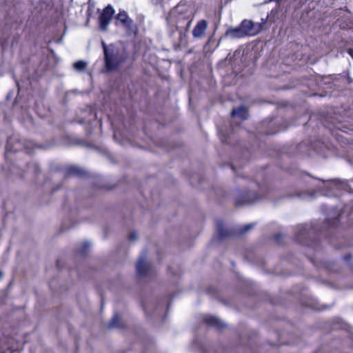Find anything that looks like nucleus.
<instances>
[{"instance_id": "1", "label": "nucleus", "mask_w": 353, "mask_h": 353, "mask_svg": "<svg viewBox=\"0 0 353 353\" xmlns=\"http://www.w3.org/2000/svg\"><path fill=\"white\" fill-rule=\"evenodd\" d=\"M103 52V68L105 72L119 71L121 65L128 59V54L123 48H119L115 44H106L101 41Z\"/></svg>"}, {"instance_id": "2", "label": "nucleus", "mask_w": 353, "mask_h": 353, "mask_svg": "<svg viewBox=\"0 0 353 353\" xmlns=\"http://www.w3.org/2000/svg\"><path fill=\"white\" fill-rule=\"evenodd\" d=\"M263 196L259 195L254 191H245L240 193L239 195L234 200V205L236 207L253 204L261 199Z\"/></svg>"}, {"instance_id": "3", "label": "nucleus", "mask_w": 353, "mask_h": 353, "mask_svg": "<svg viewBox=\"0 0 353 353\" xmlns=\"http://www.w3.org/2000/svg\"><path fill=\"white\" fill-rule=\"evenodd\" d=\"M239 26L244 37L254 36L261 32V26L259 24H255V23L251 20L245 19L241 21Z\"/></svg>"}, {"instance_id": "4", "label": "nucleus", "mask_w": 353, "mask_h": 353, "mask_svg": "<svg viewBox=\"0 0 353 353\" xmlns=\"http://www.w3.org/2000/svg\"><path fill=\"white\" fill-rule=\"evenodd\" d=\"M114 11L111 6H106L99 17V28L105 32L108 29V26L110 22Z\"/></svg>"}, {"instance_id": "5", "label": "nucleus", "mask_w": 353, "mask_h": 353, "mask_svg": "<svg viewBox=\"0 0 353 353\" xmlns=\"http://www.w3.org/2000/svg\"><path fill=\"white\" fill-rule=\"evenodd\" d=\"M151 268V264L146 261L145 256H141L137 263L136 270L139 276H145Z\"/></svg>"}, {"instance_id": "6", "label": "nucleus", "mask_w": 353, "mask_h": 353, "mask_svg": "<svg viewBox=\"0 0 353 353\" xmlns=\"http://www.w3.org/2000/svg\"><path fill=\"white\" fill-rule=\"evenodd\" d=\"M68 176L79 178H87L90 176V174L88 171L78 165H70V166H68Z\"/></svg>"}, {"instance_id": "7", "label": "nucleus", "mask_w": 353, "mask_h": 353, "mask_svg": "<svg viewBox=\"0 0 353 353\" xmlns=\"http://www.w3.org/2000/svg\"><path fill=\"white\" fill-rule=\"evenodd\" d=\"M208 27V23L205 20H201L198 22L192 31V35L194 38L202 37Z\"/></svg>"}, {"instance_id": "8", "label": "nucleus", "mask_w": 353, "mask_h": 353, "mask_svg": "<svg viewBox=\"0 0 353 353\" xmlns=\"http://www.w3.org/2000/svg\"><path fill=\"white\" fill-rule=\"evenodd\" d=\"M224 37L232 39L245 37L240 26L236 28H229L225 32Z\"/></svg>"}, {"instance_id": "9", "label": "nucleus", "mask_w": 353, "mask_h": 353, "mask_svg": "<svg viewBox=\"0 0 353 353\" xmlns=\"http://www.w3.org/2000/svg\"><path fill=\"white\" fill-rule=\"evenodd\" d=\"M109 329L119 328L123 329L125 327V324L121 319V317L117 313H115L114 316L110 321L108 325Z\"/></svg>"}, {"instance_id": "10", "label": "nucleus", "mask_w": 353, "mask_h": 353, "mask_svg": "<svg viewBox=\"0 0 353 353\" xmlns=\"http://www.w3.org/2000/svg\"><path fill=\"white\" fill-rule=\"evenodd\" d=\"M231 116L232 117H237L242 120H245L248 117V110L244 105H241L239 108H233L231 112Z\"/></svg>"}, {"instance_id": "11", "label": "nucleus", "mask_w": 353, "mask_h": 353, "mask_svg": "<svg viewBox=\"0 0 353 353\" xmlns=\"http://www.w3.org/2000/svg\"><path fill=\"white\" fill-rule=\"evenodd\" d=\"M216 228L219 236L221 239L230 237L233 235V232L232 231L228 230L227 228L224 227L223 223L221 221H218L216 222Z\"/></svg>"}, {"instance_id": "12", "label": "nucleus", "mask_w": 353, "mask_h": 353, "mask_svg": "<svg viewBox=\"0 0 353 353\" xmlns=\"http://www.w3.org/2000/svg\"><path fill=\"white\" fill-rule=\"evenodd\" d=\"M117 19L128 29L130 30L132 21L128 17L125 11L120 12L117 15Z\"/></svg>"}, {"instance_id": "13", "label": "nucleus", "mask_w": 353, "mask_h": 353, "mask_svg": "<svg viewBox=\"0 0 353 353\" xmlns=\"http://www.w3.org/2000/svg\"><path fill=\"white\" fill-rule=\"evenodd\" d=\"M204 321L207 324L217 329H221L225 326V325L219 319L214 316H207L204 319Z\"/></svg>"}, {"instance_id": "14", "label": "nucleus", "mask_w": 353, "mask_h": 353, "mask_svg": "<svg viewBox=\"0 0 353 353\" xmlns=\"http://www.w3.org/2000/svg\"><path fill=\"white\" fill-rule=\"evenodd\" d=\"M88 63L85 61H78L74 62L72 65L74 69L77 72H83L87 68Z\"/></svg>"}, {"instance_id": "15", "label": "nucleus", "mask_w": 353, "mask_h": 353, "mask_svg": "<svg viewBox=\"0 0 353 353\" xmlns=\"http://www.w3.org/2000/svg\"><path fill=\"white\" fill-rule=\"evenodd\" d=\"M315 192L314 191H305L303 192H299L296 196L301 199L312 198L314 196Z\"/></svg>"}, {"instance_id": "16", "label": "nucleus", "mask_w": 353, "mask_h": 353, "mask_svg": "<svg viewBox=\"0 0 353 353\" xmlns=\"http://www.w3.org/2000/svg\"><path fill=\"white\" fill-rule=\"evenodd\" d=\"M254 227V223H250V224H248V225H245L243 226L242 230L241 231V234H245L249 230H250L251 228H252Z\"/></svg>"}, {"instance_id": "17", "label": "nucleus", "mask_w": 353, "mask_h": 353, "mask_svg": "<svg viewBox=\"0 0 353 353\" xmlns=\"http://www.w3.org/2000/svg\"><path fill=\"white\" fill-rule=\"evenodd\" d=\"M89 247H90L89 243H83L82 249L81 250V255L85 254V252H86L87 250L89 248Z\"/></svg>"}, {"instance_id": "18", "label": "nucleus", "mask_w": 353, "mask_h": 353, "mask_svg": "<svg viewBox=\"0 0 353 353\" xmlns=\"http://www.w3.org/2000/svg\"><path fill=\"white\" fill-rule=\"evenodd\" d=\"M267 19L268 17L266 19H261V21L260 23H255V24H259L261 26V31L263 30V26L267 21Z\"/></svg>"}, {"instance_id": "19", "label": "nucleus", "mask_w": 353, "mask_h": 353, "mask_svg": "<svg viewBox=\"0 0 353 353\" xmlns=\"http://www.w3.org/2000/svg\"><path fill=\"white\" fill-rule=\"evenodd\" d=\"M137 238V235L136 234V232H132L129 235V239L130 241H135Z\"/></svg>"}, {"instance_id": "20", "label": "nucleus", "mask_w": 353, "mask_h": 353, "mask_svg": "<svg viewBox=\"0 0 353 353\" xmlns=\"http://www.w3.org/2000/svg\"><path fill=\"white\" fill-rule=\"evenodd\" d=\"M74 144H81H81H83V143L80 142V141L74 142L68 138V145H74Z\"/></svg>"}, {"instance_id": "21", "label": "nucleus", "mask_w": 353, "mask_h": 353, "mask_svg": "<svg viewBox=\"0 0 353 353\" xmlns=\"http://www.w3.org/2000/svg\"><path fill=\"white\" fill-rule=\"evenodd\" d=\"M344 259L345 261H349L352 259V255L347 254V255L345 256Z\"/></svg>"}, {"instance_id": "22", "label": "nucleus", "mask_w": 353, "mask_h": 353, "mask_svg": "<svg viewBox=\"0 0 353 353\" xmlns=\"http://www.w3.org/2000/svg\"><path fill=\"white\" fill-rule=\"evenodd\" d=\"M1 351L2 352V353H12L13 352V350H8V351L3 350V347H1Z\"/></svg>"}, {"instance_id": "23", "label": "nucleus", "mask_w": 353, "mask_h": 353, "mask_svg": "<svg viewBox=\"0 0 353 353\" xmlns=\"http://www.w3.org/2000/svg\"><path fill=\"white\" fill-rule=\"evenodd\" d=\"M348 53L353 58V50L352 49H349L348 50Z\"/></svg>"}, {"instance_id": "24", "label": "nucleus", "mask_w": 353, "mask_h": 353, "mask_svg": "<svg viewBox=\"0 0 353 353\" xmlns=\"http://www.w3.org/2000/svg\"><path fill=\"white\" fill-rule=\"evenodd\" d=\"M281 237V236L280 234H277V235H276V236H274L275 240H276V241H279Z\"/></svg>"}, {"instance_id": "25", "label": "nucleus", "mask_w": 353, "mask_h": 353, "mask_svg": "<svg viewBox=\"0 0 353 353\" xmlns=\"http://www.w3.org/2000/svg\"><path fill=\"white\" fill-rule=\"evenodd\" d=\"M191 20L188 21L187 26H186V30H188L190 26Z\"/></svg>"}, {"instance_id": "26", "label": "nucleus", "mask_w": 353, "mask_h": 353, "mask_svg": "<svg viewBox=\"0 0 353 353\" xmlns=\"http://www.w3.org/2000/svg\"><path fill=\"white\" fill-rule=\"evenodd\" d=\"M305 229L303 228V230H300L299 232V235H304Z\"/></svg>"}, {"instance_id": "27", "label": "nucleus", "mask_w": 353, "mask_h": 353, "mask_svg": "<svg viewBox=\"0 0 353 353\" xmlns=\"http://www.w3.org/2000/svg\"><path fill=\"white\" fill-rule=\"evenodd\" d=\"M332 182L334 183L336 185H338V183H339L340 182L338 181V180L336 179H334L332 180Z\"/></svg>"}, {"instance_id": "28", "label": "nucleus", "mask_w": 353, "mask_h": 353, "mask_svg": "<svg viewBox=\"0 0 353 353\" xmlns=\"http://www.w3.org/2000/svg\"><path fill=\"white\" fill-rule=\"evenodd\" d=\"M270 1H276V2H279L281 0H269Z\"/></svg>"}, {"instance_id": "29", "label": "nucleus", "mask_w": 353, "mask_h": 353, "mask_svg": "<svg viewBox=\"0 0 353 353\" xmlns=\"http://www.w3.org/2000/svg\"><path fill=\"white\" fill-rule=\"evenodd\" d=\"M2 276H3V272L1 271H0V278H1Z\"/></svg>"}]
</instances>
